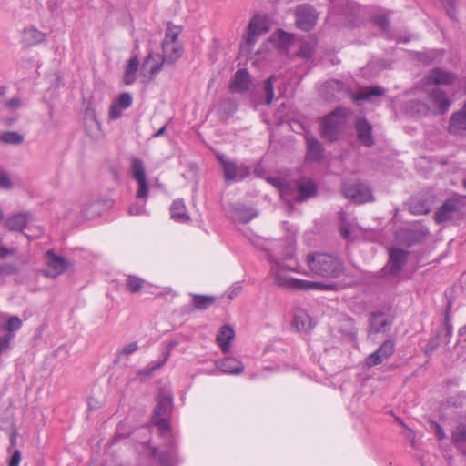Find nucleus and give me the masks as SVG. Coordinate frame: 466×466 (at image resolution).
Returning a JSON list of instances; mask_svg holds the SVG:
<instances>
[{
  "mask_svg": "<svg viewBox=\"0 0 466 466\" xmlns=\"http://www.w3.org/2000/svg\"><path fill=\"white\" fill-rule=\"evenodd\" d=\"M306 262L313 275L322 278H339L345 271L343 260L339 257L329 253H309L307 255Z\"/></svg>",
  "mask_w": 466,
  "mask_h": 466,
  "instance_id": "f257e3e1",
  "label": "nucleus"
},
{
  "mask_svg": "<svg viewBox=\"0 0 466 466\" xmlns=\"http://www.w3.org/2000/svg\"><path fill=\"white\" fill-rule=\"evenodd\" d=\"M272 271L275 276V283L284 289L295 290H309V289H332L333 285H326L320 282L304 280L297 278L290 277L287 274L288 271L299 272L283 263L275 261L272 265Z\"/></svg>",
  "mask_w": 466,
  "mask_h": 466,
  "instance_id": "f03ea898",
  "label": "nucleus"
},
{
  "mask_svg": "<svg viewBox=\"0 0 466 466\" xmlns=\"http://www.w3.org/2000/svg\"><path fill=\"white\" fill-rule=\"evenodd\" d=\"M348 114L346 108L339 107L322 117L320 123L321 137L329 142L338 140L346 127Z\"/></svg>",
  "mask_w": 466,
  "mask_h": 466,
  "instance_id": "7ed1b4c3",
  "label": "nucleus"
},
{
  "mask_svg": "<svg viewBox=\"0 0 466 466\" xmlns=\"http://www.w3.org/2000/svg\"><path fill=\"white\" fill-rule=\"evenodd\" d=\"M426 100V103L414 102L418 112L422 115H444L451 106V100L448 97L447 93L440 87L432 88L428 93Z\"/></svg>",
  "mask_w": 466,
  "mask_h": 466,
  "instance_id": "20e7f679",
  "label": "nucleus"
},
{
  "mask_svg": "<svg viewBox=\"0 0 466 466\" xmlns=\"http://www.w3.org/2000/svg\"><path fill=\"white\" fill-rule=\"evenodd\" d=\"M268 21L260 15H254L247 26L244 42L240 46V53L243 56L249 55L258 38L268 33Z\"/></svg>",
  "mask_w": 466,
  "mask_h": 466,
  "instance_id": "39448f33",
  "label": "nucleus"
},
{
  "mask_svg": "<svg viewBox=\"0 0 466 466\" xmlns=\"http://www.w3.org/2000/svg\"><path fill=\"white\" fill-rule=\"evenodd\" d=\"M157 405L153 413V421L159 429L162 435L170 433V424L167 419L172 409V398L169 394L161 390L157 398Z\"/></svg>",
  "mask_w": 466,
  "mask_h": 466,
  "instance_id": "423d86ee",
  "label": "nucleus"
},
{
  "mask_svg": "<svg viewBox=\"0 0 466 466\" xmlns=\"http://www.w3.org/2000/svg\"><path fill=\"white\" fill-rule=\"evenodd\" d=\"M217 158L223 168L226 182L242 181L249 177L250 168L246 164H237L235 161L226 158L223 154H218Z\"/></svg>",
  "mask_w": 466,
  "mask_h": 466,
  "instance_id": "0eeeda50",
  "label": "nucleus"
},
{
  "mask_svg": "<svg viewBox=\"0 0 466 466\" xmlns=\"http://www.w3.org/2000/svg\"><path fill=\"white\" fill-rule=\"evenodd\" d=\"M462 203L457 198L447 199L435 212L434 218L438 224L451 222L462 218Z\"/></svg>",
  "mask_w": 466,
  "mask_h": 466,
  "instance_id": "6e6552de",
  "label": "nucleus"
},
{
  "mask_svg": "<svg viewBox=\"0 0 466 466\" xmlns=\"http://www.w3.org/2000/svg\"><path fill=\"white\" fill-rule=\"evenodd\" d=\"M334 8L341 10L347 20L349 26H356L359 25L361 15L365 10L357 3L349 0H329Z\"/></svg>",
  "mask_w": 466,
  "mask_h": 466,
  "instance_id": "1a4fd4ad",
  "label": "nucleus"
},
{
  "mask_svg": "<svg viewBox=\"0 0 466 466\" xmlns=\"http://www.w3.org/2000/svg\"><path fill=\"white\" fill-rule=\"evenodd\" d=\"M342 192L346 198L356 203L361 204L374 200L371 189L363 183L344 184Z\"/></svg>",
  "mask_w": 466,
  "mask_h": 466,
  "instance_id": "9d476101",
  "label": "nucleus"
},
{
  "mask_svg": "<svg viewBox=\"0 0 466 466\" xmlns=\"http://www.w3.org/2000/svg\"><path fill=\"white\" fill-rule=\"evenodd\" d=\"M297 27L303 31L311 30L317 23L318 13L308 4L299 5L295 13Z\"/></svg>",
  "mask_w": 466,
  "mask_h": 466,
  "instance_id": "9b49d317",
  "label": "nucleus"
},
{
  "mask_svg": "<svg viewBox=\"0 0 466 466\" xmlns=\"http://www.w3.org/2000/svg\"><path fill=\"white\" fill-rule=\"evenodd\" d=\"M166 63L159 54L148 52L140 66V74L147 77L148 81L153 80L162 70L163 64Z\"/></svg>",
  "mask_w": 466,
  "mask_h": 466,
  "instance_id": "f8f14e48",
  "label": "nucleus"
},
{
  "mask_svg": "<svg viewBox=\"0 0 466 466\" xmlns=\"http://www.w3.org/2000/svg\"><path fill=\"white\" fill-rule=\"evenodd\" d=\"M167 451H157V448H152L150 455L157 460L160 466H176L179 463L178 453L175 441L171 439L166 443Z\"/></svg>",
  "mask_w": 466,
  "mask_h": 466,
  "instance_id": "ddd939ff",
  "label": "nucleus"
},
{
  "mask_svg": "<svg viewBox=\"0 0 466 466\" xmlns=\"http://www.w3.org/2000/svg\"><path fill=\"white\" fill-rule=\"evenodd\" d=\"M457 80V75L442 67H433L425 76L426 84L435 86H451Z\"/></svg>",
  "mask_w": 466,
  "mask_h": 466,
  "instance_id": "4468645a",
  "label": "nucleus"
},
{
  "mask_svg": "<svg viewBox=\"0 0 466 466\" xmlns=\"http://www.w3.org/2000/svg\"><path fill=\"white\" fill-rule=\"evenodd\" d=\"M448 132L452 136L466 137V100L460 110L450 116Z\"/></svg>",
  "mask_w": 466,
  "mask_h": 466,
  "instance_id": "2eb2a0df",
  "label": "nucleus"
},
{
  "mask_svg": "<svg viewBox=\"0 0 466 466\" xmlns=\"http://www.w3.org/2000/svg\"><path fill=\"white\" fill-rule=\"evenodd\" d=\"M46 256L47 258V269L43 271L44 276L56 278L66 270L68 262L65 258L56 255L53 250H48Z\"/></svg>",
  "mask_w": 466,
  "mask_h": 466,
  "instance_id": "dca6fc26",
  "label": "nucleus"
},
{
  "mask_svg": "<svg viewBox=\"0 0 466 466\" xmlns=\"http://www.w3.org/2000/svg\"><path fill=\"white\" fill-rule=\"evenodd\" d=\"M258 212L252 207L244 204H232L229 208V216L234 222L247 224L255 218Z\"/></svg>",
  "mask_w": 466,
  "mask_h": 466,
  "instance_id": "f3484780",
  "label": "nucleus"
},
{
  "mask_svg": "<svg viewBox=\"0 0 466 466\" xmlns=\"http://www.w3.org/2000/svg\"><path fill=\"white\" fill-rule=\"evenodd\" d=\"M394 341L391 339L385 340L380 348L370 354L365 360L366 365L370 368L380 364L385 359L391 356L394 352Z\"/></svg>",
  "mask_w": 466,
  "mask_h": 466,
  "instance_id": "a211bd4d",
  "label": "nucleus"
},
{
  "mask_svg": "<svg viewBox=\"0 0 466 466\" xmlns=\"http://www.w3.org/2000/svg\"><path fill=\"white\" fill-rule=\"evenodd\" d=\"M409 252L402 248H391L389 252V271L391 275H397L405 265Z\"/></svg>",
  "mask_w": 466,
  "mask_h": 466,
  "instance_id": "6ab92c4d",
  "label": "nucleus"
},
{
  "mask_svg": "<svg viewBox=\"0 0 466 466\" xmlns=\"http://www.w3.org/2000/svg\"><path fill=\"white\" fill-rule=\"evenodd\" d=\"M297 203L303 202L317 194V186L309 178L297 179Z\"/></svg>",
  "mask_w": 466,
  "mask_h": 466,
  "instance_id": "aec40b11",
  "label": "nucleus"
},
{
  "mask_svg": "<svg viewBox=\"0 0 466 466\" xmlns=\"http://www.w3.org/2000/svg\"><path fill=\"white\" fill-rule=\"evenodd\" d=\"M292 326L299 331L309 333L314 327L311 318L302 309H296L293 313Z\"/></svg>",
  "mask_w": 466,
  "mask_h": 466,
  "instance_id": "412c9836",
  "label": "nucleus"
},
{
  "mask_svg": "<svg viewBox=\"0 0 466 466\" xmlns=\"http://www.w3.org/2000/svg\"><path fill=\"white\" fill-rule=\"evenodd\" d=\"M357 137L360 142L365 147H371L374 144L372 127L365 118H360L355 124Z\"/></svg>",
  "mask_w": 466,
  "mask_h": 466,
  "instance_id": "4be33fe9",
  "label": "nucleus"
},
{
  "mask_svg": "<svg viewBox=\"0 0 466 466\" xmlns=\"http://www.w3.org/2000/svg\"><path fill=\"white\" fill-rule=\"evenodd\" d=\"M162 57L167 64H174L183 54V47L178 41H163Z\"/></svg>",
  "mask_w": 466,
  "mask_h": 466,
  "instance_id": "5701e85b",
  "label": "nucleus"
},
{
  "mask_svg": "<svg viewBox=\"0 0 466 466\" xmlns=\"http://www.w3.org/2000/svg\"><path fill=\"white\" fill-rule=\"evenodd\" d=\"M392 319L386 317L383 312L377 311L371 313L370 317V328L375 333H384L390 329Z\"/></svg>",
  "mask_w": 466,
  "mask_h": 466,
  "instance_id": "b1692460",
  "label": "nucleus"
},
{
  "mask_svg": "<svg viewBox=\"0 0 466 466\" xmlns=\"http://www.w3.org/2000/svg\"><path fill=\"white\" fill-rule=\"evenodd\" d=\"M217 367L222 373L238 375L243 372V363L236 358L227 357L217 361Z\"/></svg>",
  "mask_w": 466,
  "mask_h": 466,
  "instance_id": "393cba45",
  "label": "nucleus"
},
{
  "mask_svg": "<svg viewBox=\"0 0 466 466\" xmlns=\"http://www.w3.org/2000/svg\"><path fill=\"white\" fill-rule=\"evenodd\" d=\"M250 85V75L247 69H238L236 71L234 77L230 84V90L232 92L243 93L246 92Z\"/></svg>",
  "mask_w": 466,
  "mask_h": 466,
  "instance_id": "a878e982",
  "label": "nucleus"
},
{
  "mask_svg": "<svg viewBox=\"0 0 466 466\" xmlns=\"http://www.w3.org/2000/svg\"><path fill=\"white\" fill-rule=\"evenodd\" d=\"M323 157V147L315 137H307V159L319 162Z\"/></svg>",
  "mask_w": 466,
  "mask_h": 466,
  "instance_id": "bb28decb",
  "label": "nucleus"
},
{
  "mask_svg": "<svg viewBox=\"0 0 466 466\" xmlns=\"http://www.w3.org/2000/svg\"><path fill=\"white\" fill-rule=\"evenodd\" d=\"M139 64L140 62L137 56L127 60L123 75V83L126 86L133 85L136 82Z\"/></svg>",
  "mask_w": 466,
  "mask_h": 466,
  "instance_id": "cd10ccee",
  "label": "nucleus"
},
{
  "mask_svg": "<svg viewBox=\"0 0 466 466\" xmlns=\"http://www.w3.org/2000/svg\"><path fill=\"white\" fill-rule=\"evenodd\" d=\"M171 218L176 222L186 223L190 220L186 205L182 199H176L170 207Z\"/></svg>",
  "mask_w": 466,
  "mask_h": 466,
  "instance_id": "c85d7f7f",
  "label": "nucleus"
},
{
  "mask_svg": "<svg viewBox=\"0 0 466 466\" xmlns=\"http://www.w3.org/2000/svg\"><path fill=\"white\" fill-rule=\"evenodd\" d=\"M234 329L230 326L224 325L220 328L216 339L224 353L228 351L230 342L234 339Z\"/></svg>",
  "mask_w": 466,
  "mask_h": 466,
  "instance_id": "c756f323",
  "label": "nucleus"
},
{
  "mask_svg": "<svg viewBox=\"0 0 466 466\" xmlns=\"http://www.w3.org/2000/svg\"><path fill=\"white\" fill-rule=\"evenodd\" d=\"M45 34L35 27L25 28L22 35V41L25 46H33L45 40Z\"/></svg>",
  "mask_w": 466,
  "mask_h": 466,
  "instance_id": "7c9ffc66",
  "label": "nucleus"
},
{
  "mask_svg": "<svg viewBox=\"0 0 466 466\" xmlns=\"http://www.w3.org/2000/svg\"><path fill=\"white\" fill-rule=\"evenodd\" d=\"M297 179L292 181H284L283 185H280V197L283 200L288 203H297Z\"/></svg>",
  "mask_w": 466,
  "mask_h": 466,
  "instance_id": "2f4dec72",
  "label": "nucleus"
},
{
  "mask_svg": "<svg viewBox=\"0 0 466 466\" xmlns=\"http://www.w3.org/2000/svg\"><path fill=\"white\" fill-rule=\"evenodd\" d=\"M27 221L26 215L19 213L7 218L5 224L9 230L21 231L25 228Z\"/></svg>",
  "mask_w": 466,
  "mask_h": 466,
  "instance_id": "473e14b6",
  "label": "nucleus"
},
{
  "mask_svg": "<svg viewBox=\"0 0 466 466\" xmlns=\"http://www.w3.org/2000/svg\"><path fill=\"white\" fill-rule=\"evenodd\" d=\"M385 93V89L380 86H369L360 90L353 96L354 101H365L372 96H380Z\"/></svg>",
  "mask_w": 466,
  "mask_h": 466,
  "instance_id": "72a5a7b5",
  "label": "nucleus"
},
{
  "mask_svg": "<svg viewBox=\"0 0 466 466\" xmlns=\"http://www.w3.org/2000/svg\"><path fill=\"white\" fill-rule=\"evenodd\" d=\"M427 236V231L420 229H408L405 232V238L408 246H412L424 241Z\"/></svg>",
  "mask_w": 466,
  "mask_h": 466,
  "instance_id": "f704fd0d",
  "label": "nucleus"
},
{
  "mask_svg": "<svg viewBox=\"0 0 466 466\" xmlns=\"http://www.w3.org/2000/svg\"><path fill=\"white\" fill-rule=\"evenodd\" d=\"M216 301V297L209 295H193L192 303L198 309L204 310L213 305Z\"/></svg>",
  "mask_w": 466,
  "mask_h": 466,
  "instance_id": "c9c22d12",
  "label": "nucleus"
},
{
  "mask_svg": "<svg viewBox=\"0 0 466 466\" xmlns=\"http://www.w3.org/2000/svg\"><path fill=\"white\" fill-rule=\"evenodd\" d=\"M25 140L24 135L16 131H5L0 134V141L8 145H21Z\"/></svg>",
  "mask_w": 466,
  "mask_h": 466,
  "instance_id": "e433bc0d",
  "label": "nucleus"
},
{
  "mask_svg": "<svg viewBox=\"0 0 466 466\" xmlns=\"http://www.w3.org/2000/svg\"><path fill=\"white\" fill-rule=\"evenodd\" d=\"M132 177L137 180L147 179L145 166L141 159L133 158L131 164Z\"/></svg>",
  "mask_w": 466,
  "mask_h": 466,
  "instance_id": "4c0bfd02",
  "label": "nucleus"
},
{
  "mask_svg": "<svg viewBox=\"0 0 466 466\" xmlns=\"http://www.w3.org/2000/svg\"><path fill=\"white\" fill-rule=\"evenodd\" d=\"M452 441L454 445L458 448H461L462 445L466 444V426L459 425L452 431Z\"/></svg>",
  "mask_w": 466,
  "mask_h": 466,
  "instance_id": "58836bf2",
  "label": "nucleus"
},
{
  "mask_svg": "<svg viewBox=\"0 0 466 466\" xmlns=\"http://www.w3.org/2000/svg\"><path fill=\"white\" fill-rule=\"evenodd\" d=\"M144 282H145L144 279H142L137 276L129 275V276H127V280H126V287L130 292L137 293L141 290V289L143 288Z\"/></svg>",
  "mask_w": 466,
  "mask_h": 466,
  "instance_id": "ea45409f",
  "label": "nucleus"
},
{
  "mask_svg": "<svg viewBox=\"0 0 466 466\" xmlns=\"http://www.w3.org/2000/svg\"><path fill=\"white\" fill-rule=\"evenodd\" d=\"M370 22L382 31H387L390 26L389 18L384 15H376L371 16Z\"/></svg>",
  "mask_w": 466,
  "mask_h": 466,
  "instance_id": "a19ab883",
  "label": "nucleus"
},
{
  "mask_svg": "<svg viewBox=\"0 0 466 466\" xmlns=\"http://www.w3.org/2000/svg\"><path fill=\"white\" fill-rule=\"evenodd\" d=\"M274 76H271L264 81V91L266 94V104L269 105L274 98L273 88Z\"/></svg>",
  "mask_w": 466,
  "mask_h": 466,
  "instance_id": "79ce46f5",
  "label": "nucleus"
},
{
  "mask_svg": "<svg viewBox=\"0 0 466 466\" xmlns=\"http://www.w3.org/2000/svg\"><path fill=\"white\" fill-rule=\"evenodd\" d=\"M179 34L180 28L168 23L167 25L165 39L163 41H177Z\"/></svg>",
  "mask_w": 466,
  "mask_h": 466,
  "instance_id": "37998d69",
  "label": "nucleus"
},
{
  "mask_svg": "<svg viewBox=\"0 0 466 466\" xmlns=\"http://www.w3.org/2000/svg\"><path fill=\"white\" fill-rule=\"evenodd\" d=\"M137 342H130L127 344L121 350H119L116 356V361H119L122 356H128L137 350Z\"/></svg>",
  "mask_w": 466,
  "mask_h": 466,
  "instance_id": "c03bdc74",
  "label": "nucleus"
},
{
  "mask_svg": "<svg viewBox=\"0 0 466 466\" xmlns=\"http://www.w3.org/2000/svg\"><path fill=\"white\" fill-rule=\"evenodd\" d=\"M22 326V321L18 317H11L5 326V330L9 333L18 330Z\"/></svg>",
  "mask_w": 466,
  "mask_h": 466,
  "instance_id": "a18cd8bd",
  "label": "nucleus"
},
{
  "mask_svg": "<svg viewBox=\"0 0 466 466\" xmlns=\"http://www.w3.org/2000/svg\"><path fill=\"white\" fill-rule=\"evenodd\" d=\"M292 42V36L286 32L279 30V39L278 45L280 48H288Z\"/></svg>",
  "mask_w": 466,
  "mask_h": 466,
  "instance_id": "49530a36",
  "label": "nucleus"
},
{
  "mask_svg": "<svg viewBox=\"0 0 466 466\" xmlns=\"http://www.w3.org/2000/svg\"><path fill=\"white\" fill-rule=\"evenodd\" d=\"M132 96L129 93H122L119 95L116 104L119 105L122 108L127 109L132 105Z\"/></svg>",
  "mask_w": 466,
  "mask_h": 466,
  "instance_id": "de8ad7c7",
  "label": "nucleus"
},
{
  "mask_svg": "<svg viewBox=\"0 0 466 466\" xmlns=\"http://www.w3.org/2000/svg\"><path fill=\"white\" fill-rule=\"evenodd\" d=\"M86 128H88V127L99 128L100 127V123L97 121L93 111L86 110Z\"/></svg>",
  "mask_w": 466,
  "mask_h": 466,
  "instance_id": "09e8293b",
  "label": "nucleus"
},
{
  "mask_svg": "<svg viewBox=\"0 0 466 466\" xmlns=\"http://www.w3.org/2000/svg\"><path fill=\"white\" fill-rule=\"evenodd\" d=\"M339 232H340V236L344 239H349L350 238V233H351L350 224L345 220L343 215L341 216V223H340V226H339Z\"/></svg>",
  "mask_w": 466,
  "mask_h": 466,
  "instance_id": "8fccbe9b",
  "label": "nucleus"
},
{
  "mask_svg": "<svg viewBox=\"0 0 466 466\" xmlns=\"http://www.w3.org/2000/svg\"><path fill=\"white\" fill-rule=\"evenodd\" d=\"M439 345L438 338L431 339L425 346L424 353L427 356H431L438 349Z\"/></svg>",
  "mask_w": 466,
  "mask_h": 466,
  "instance_id": "3c124183",
  "label": "nucleus"
},
{
  "mask_svg": "<svg viewBox=\"0 0 466 466\" xmlns=\"http://www.w3.org/2000/svg\"><path fill=\"white\" fill-rule=\"evenodd\" d=\"M138 189L137 192V198H145L147 196L148 193V187L147 179L138 180Z\"/></svg>",
  "mask_w": 466,
  "mask_h": 466,
  "instance_id": "603ef678",
  "label": "nucleus"
},
{
  "mask_svg": "<svg viewBox=\"0 0 466 466\" xmlns=\"http://www.w3.org/2000/svg\"><path fill=\"white\" fill-rule=\"evenodd\" d=\"M124 108H122L116 103H113L110 106V108H109V117H110V119H113V120L118 119L122 116V110Z\"/></svg>",
  "mask_w": 466,
  "mask_h": 466,
  "instance_id": "864d4df0",
  "label": "nucleus"
},
{
  "mask_svg": "<svg viewBox=\"0 0 466 466\" xmlns=\"http://www.w3.org/2000/svg\"><path fill=\"white\" fill-rule=\"evenodd\" d=\"M171 351H172V350H170V349L166 347V352H165L164 359L161 361L157 362V363H155V362L150 363L148 365L149 370L150 371H154V370L161 368L166 363V361L168 360V358H169V356L171 354Z\"/></svg>",
  "mask_w": 466,
  "mask_h": 466,
  "instance_id": "5fc2aeb1",
  "label": "nucleus"
},
{
  "mask_svg": "<svg viewBox=\"0 0 466 466\" xmlns=\"http://www.w3.org/2000/svg\"><path fill=\"white\" fill-rule=\"evenodd\" d=\"M14 335H5L0 337V355L10 348V340Z\"/></svg>",
  "mask_w": 466,
  "mask_h": 466,
  "instance_id": "6e6d98bb",
  "label": "nucleus"
},
{
  "mask_svg": "<svg viewBox=\"0 0 466 466\" xmlns=\"http://www.w3.org/2000/svg\"><path fill=\"white\" fill-rule=\"evenodd\" d=\"M12 187V182L9 176L3 171H0V188L10 189Z\"/></svg>",
  "mask_w": 466,
  "mask_h": 466,
  "instance_id": "4d7b16f0",
  "label": "nucleus"
},
{
  "mask_svg": "<svg viewBox=\"0 0 466 466\" xmlns=\"http://www.w3.org/2000/svg\"><path fill=\"white\" fill-rule=\"evenodd\" d=\"M410 212L415 215L426 214L429 212V208L424 204H411Z\"/></svg>",
  "mask_w": 466,
  "mask_h": 466,
  "instance_id": "13d9d810",
  "label": "nucleus"
},
{
  "mask_svg": "<svg viewBox=\"0 0 466 466\" xmlns=\"http://www.w3.org/2000/svg\"><path fill=\"white\" fill-rule=\"evenodd\" d=\"M451 303L450 302L447 306V309H446V313H445V319H444V325H445V329H446V335L449 337L451 335L452 333V327H451V324L450 323V319H449V311L451 309Z\"/></svg>",
  "mask_w": 466,
  "mask_h": 466,
  "instance_id": "bf43d9fd",
  "label": "nucleus"
},
{
  "mask_svg": "<svg viewBox=\"0 0 466 466\" xmlns=\"http://www.w3.org/2000/svg\"><path fill=\"white\" fill-rule=\"evenodd\" d=\"M299 54L302 57L308 58V57L311 56V55L313 54V48L309 44H303V45H301V46L299 48Z\"/></svg>",
  "mask_w": 466,
  "mask_h": 466,
  "instance_id": "052dcab7",
  "label": "nucleus"
},
{
  "mask_svg": "<svg viewBox=\"0 0 466 466\" xmlns=\"http://www.w3.org/2000/svg\"><path fill=\"white\" fill-rule=\"evenodd\" d=\"M21 461V452L19 450H15L10 458L8 466H19Z\"/></svg>",
  "mask_w": 466,
  "mask_h": 466,
  "instance_id": "680f3d73",
  "label": "nucleus"
},
{
  "mask_svg": "<svg viewBox=\"0 0 466 466\" xmlns=\"http://www.w3.org/2000/svg\"><path fill=\"white\" fill-rule=\"evenodd\" d=\"M5 106L12 110H16L21 106V100L18 97H13L5 103Z\"/></svg>",
  "mask_w": 466,
  "mask_h": 466,
  "instance_id": "e2e57ef3",
  "label": "nucleus"
},
{
  "mask_svg": "<svg viewBox=\"0 0 466 466\" xmlns=\"http://www.w3.org/2000/svg\"><path fill=\"white\" fill-rule=\"evenodd\" d=\"M434 432H435V435L437 436L438 440H440V441L443 440L446 437V434H445L443 429L439 424L434 425Z\"/></svg>",
  "mask_w": 466,
  "mask_h": 466,
  "instance_id": "0e129e2a",
  "label": "nucleus"
},
{
  "mask_svg": "<svg viewBox=\"0 0 466 466\" xmlns=\"http://www.w3.org/2000/svg\"><path fill=\"white\" fill-rule=\"evenodd\" d=\"M268 181L270 184H272L273 186H275L276 187H278L279 190H280V185H283L285 180L279 178V177H268Z\"/></svg>",
  "mask_w": 466,
  "mask_h": 466,
  "instance_id": "69168bd1",
  "label": "nucleus"
},
{
  "mask_svg": "<svg viewBox=\"0 0 466 466\" xmlns=\"http://www.w3.org/2000/svg\"><path fill=\"white\" fill-rule=\"evenodd\" d=\"M18 432L14 429L10 434V448H15L16 445Z\"/></svg>",
  "mask_w": 466,
  "mask_h": 466,
  "instance_id": "338daca9",
  "label": "nucleus"
},
{
  "mask_svg": "<svg viewBox=\"0 0 466 466\" xmlns=\"http://www.w3.org/2000/svg\"><path fill=\"white\" fill-rule=\"evenodd\" d=\"M143 209H144L143 207L132 206L129 208V214L130 215H139L142 213Z\"/></svg>",
  "mask_w": 466,
  "mask_h": 466,
  "instance_id": "774afa93",
  "label": "nucleus"
}]
</instances>
